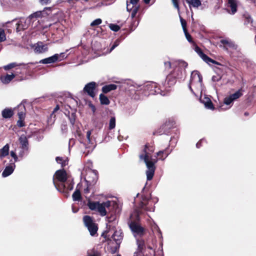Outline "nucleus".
<instances>
[{"instance_id":"nucleus-1","label":"nucleus","mask_w":256,"mask_h":256,"mask_svg":"<svg viewBox=\"0 0 256 256\" xmlns=\"http://www.w3.org/2000/svg\"><path fill=\"white\" fill-rule=\"evenodd\" d=\"M53 184L58 190L66 198L69 196V192L73 189L74 184L72 180L68 179L66 172L64 168L56 172Z\"/></svg>"},{"instance_id":"nucleus-2","label":"nucleus","mask_w":256,"mask_h":256,"mask_svg":"<svg viewBox=\"0 0 256 256\" xmlns=\"http://www.w3.org/2000/svg\"><path fill=\"white\" fill-rule=\"evenodd\" d=\"M154 150V146L146 143L142 150L144 154L139 155L140 159L141 160H144L146 164L147 168L146 174L148 180H150L152 179L156 170L155 164L157 162V160L156 158H152L151 156Z\"/></svg>"},{"instance_id":"nucleus-3","label":"nucleus","mask_w":256,"mask_h":256,"mask_svg":"<svg viewBox=\"0 0 256 256\" xmlns=\"http://www.w3.org/2000/svg\"><path fill=\"white\" fill-rule=\"evenodd\" d=\"M140 209H134L130 214L128 222V226L134 236H137L142 237L145 234V228L141 226L140 222Z\"/></svg>"},{"instance_id":"nucleus-4","label":"nucleus","mask_w":256,"mask_h":256,"mask_svg":"<svg viewBox=\"0 0 256 256\" xmlns=\"http://www.w3.org/2000/svg\"><path fill=\"white\" fill-rule=\"evenodd\" d=\"M86 201L84 204L88 208H120L122 207V204L118 198H114L112 200H108L106 202L92 201L90 198L86 196Z\"/></svg>"},{"instance_id":"nucleus-5","label":"nucleus","mask_w":256,"mask_h":256,"mask_svg":"<svg viewBox=\"0 0 256 256\" xmlns=\"http://www.w3.org/2000/svg\"><path fill=\"white\" fill-rule=\"evenodd\" d=\"M183 72L182 69L179 67H176L174 70L167 76L165 80L164 86L166 90H169L170 88L174 86L176 82L177 78H182Z\"/></svg>"},{"instance_id":"nucleus-6","label":"nucleus","mask_w":256,"mask_h":256,"mask_svg":"<svg viewBox=\"0 0 256 256\" xmlns=\"http://www.w3.org/2000/svg\"><path fill=\"white\" fill-rule=\"evenodd\" d=\"M176 122L172 120H168L156 130L153 132L154 135L160 136L162 134L168 135L170 133V130L174 127Z\"/></svg>"},{"instance_id":"nucleus-7","label":"nucleus","mask_w":256,"mask_h":256,"mask_svg":"<svg viewBox=\"0 0 256 256\" xmlns=\"http://www.w3.org/2000/svg\"><path fill=\"white\" fill-rule=\"evenodd\" d=\"M83 222L85 226L88 228L92 236H95L98 230V224L94 222L92 217L89 216H84L83 217Z\"/></svg>"},{"instance_id":"nucleus-8","label":"nucleus","mask_w":256,"mask_h":256,"mask_svg":"<svg viewBox=\"0 0 256 256\" xmlns=\"http://www.w3.org/2000/svg\"><path fill=\"white\" fill-rule=\"evenodd\" d=\"M92 174L94 176L92 178V180L90 179V177L88 176L87 178H85L86 181V188L83 190V192L84 194L87 195L90 192V190L92 188L93 186L96 184L98 179V176L96 172H92Z\"/></svg>"},{"instance_id":"nucleus-9","label":"nucleus","mask_w":256,"mask_h":256,"mask_svg":"<svg viewBox=\"0 0 256 256\" xmlns=\"http://www.w3.org/2000/svg\"><path fill=\"white\" fill-rule=\"evenodd\" d=\"M195 51L197 52V54L200 56L204 61L206 62L208 64H210V63H212L213 64H217L221 66L222 64L218 62H216L209 56H208L207 55L204 54L202 50L198 47V46H195Z\"/></svg>"},{"instance_id":"nucleus-10","label":"nucleus","mask_w":256,"mask_h":256,"mask_svg":"<svg viewBox=\"0 0 256 256\" xmlns=\"http://www.w3.org/2000/svg\"><path fill=\"white\" fill-rule=\"evenodd\" d=\"M96 84L94 82H90L87 84L84 88V92L87 94L92 98H94L96 96L94 90L96 88Z\"/></svg>"},{"instance_id":"nucleus-11","label":"nucleus","mask_w":256,"mask_h":256,"mask_svg":"<svg viewBox=\"0 0 256 256\" xmlns=\"http://www.w3.org/2000/svg\"><path fill=\"white\" fill-rule=\"evenodd\" d=\"M145 90L148 92L149 94L152 95L160 94L161 91L157 84L154 82L147 84L145 86Z\"/></svg>"},{"instance_id":"nucleus-12","label":"nucleus","mask_w":256,"mask_h":256,"mask_svg":"<svg viewBox=\"0 0 256 256\" xmlns=\"http://www.w3.org/2000/svg\"><path fill=\"white\" fill-rule=\"evenodd\" d=\"M16 31L19 32L26 29L28 26V23L27 22V20L24 18H21L16 23Z\"/></svg>"},{"instance_id":"nucleus-13","label":"nucleus","mask_w":256,"mask_h":256,"mask_svg":"<svg viewBox=\"0 0 256 256\" xmlns=\"http://www.w3.org/2000/svg\"><path fill=\"white\" fill-rule=\"evenodd\" d=\"M82 186V184L79 183L76 188V189L73 194H72V198L74 201H81L82 200V194L80 192V188Z\"/></svg>"},{"instance_id":"nucleus-14","label":"nucleus","mask_w":256,"mask_h":256,"mask_svg":"<svg viewBox=\"0 0 256 256\" xmlns=\"http://www.w3.org/2000/svg\"><path fill=\"white\" fill-rule=\"evenodd\" d=\"M19 142L21 148L24 150H28V141L24 134H22L19 138Z\"/></svg>"},{"instance_id":"nucleus-15","label":"nucleus","mask_w":256,"mask_h":256,"mask_svg":"<svg viewBox=\"0 0 256 256\" xmlns=\"http://www.w3.org/2000/svg\"><path fill=\"white\" fill-rule=\"evenodd\" d=\"M58 61V54H56L52 56L40 60L39 62L42 64H49L54 63Z\"/></svg>"},{"instance_id":"nucleus-16","label":"nucleus","mask_w":256,"mask_h":256,"mask_svg":"<svg viewBox=\"0 0 256 256\" xmlns=\"http://www.w3.org/2000/svg\"><path fill=\"white\" fill-rule=\"evenodd\" d=\"M140 9V6H132L130 7V4H128L126 6V10L128 12H131V18L132 19H134L136 18V16Z\"/></svg>"},{"instance_id":"nucleus-17","label":"nucleus","mask_w":256,"mask_h":256,"mask_svg":"<svg viewBox=\"0 0 256 256\" xmlns=\"http://www.w3.org/2000/svg\"><path fill=\"white\" fill-rule=\"evenodd\" d=\"M15 166H16L14 162H11L10 166H6L2 172V176L6 177L11 174L13 172Z\"/></svg>"},{"instance_id":"nucleus-18","label":"nucleus","mask_w":256,"mask_h":256,"mask_svg":"<svg viewBox=\"0 0 256 256\" xmlns=\"http://www.w3.org/2000/svg\"><path fill=\"white\" fill-rule=\"evenodd\" d=\"M14 114V110L12 108H6L2 112V115L4 118H10Z\"/></svg>"},{"instance_id":"nucleus-19","label":"nucleus","mask_w":256,"mask_h":256,"mask_svg":"<svg viewBox=\"0 0 256 256\" xmlns=\"http://www.w3.org/2000/svg\"><path fill=\"white\" fill-rule=\"evenodd\" d=\"M228 6L230 8V14H234L237 12L238 4L236 0H228Z\"/></svg>"},{"instance_id":"nucleus-20","label":"nucleus","mask_w":256,"mask_h":256,"mask_svg":"<svg viewBox=\"0 0 256 256\" xmlns=\"http://www.w3.org/2000/svg\"><path fill=\"white\" fill-rule=\"evenodd\" d=\"M16 76V74L12 73L11 74H6L4 76H1L0 80L4 84H8L10 83Z\"/></svg>"},{"instance_id":"nucleus-21","label":"nucleus","mask_w":256,"mask_h":256,"mask_svg":"<svg viewBox=\"0 0 256 256\" xmlns=\"http://www.w3.org/2000/svg\"><path fill=\"white\" fill-rule=\"evenodd\" d=\"M26 102V100H23L22 102L18 106V107L15 108V110H18V115L22 114L24 116H26V108L24 104Z\"/></svg>"},{"instance_id":"nucleus-22","label":"nucleus","mask_w":256,"mask_h":256,"mask_svg":"<svg viewBox=\"0 0 256 256\" xmlns=\"http://www.w3.org/2000/svg\"><path fill=\"white\" fill-rule=\"evenodd\" d=\"M117 88V86L114 84H110L104 86L102 88V92L104 94H107L108 92L115 90Z\"/></svg>"},{"instance_id":"nucleus-23","label":"nucleus","mask_w":256,"mask_h":256,"mask_svg":"<svg viewBox=\"0 0 256 256\" xmlns=\"http://www.w3.org/2000/svg\"><path fill=\"white\" fill-rule=\"evenodd\" d=\"M220 43L224 45V48L228 50V48H234L235 44L232 42L226 39H222L220 40Z\"/></svg>"},{"instance_id":"nucleus-24","label":"nucleus","mask_w":256,"mask_h":256,"mask_svg":"<svg viewBox=\"0 0 256 256\" xmlns=\"http://www.w3.org/2000/svg\"><path fill=\"white\" fill-rule=\"evenodd\" d=\"M202 102L207 108L212 110H214V107L212 100L208 98L205 97Z\"/></svg>"},{"instance_id":"nucleus-25","label":"nucleus","mask_w":256,"mask_h":256,"mask_svg":"<svg viewBox=\"0 0 256 256\" xmlns=\"http://www.w3.org/2000/svg\"><path fill=\"white\" fill-rule=\"evenodd\" d=\"M18 120L17 121L16 125L19 128H22L25 126L24 119L26 116H24L22 114L18 115Z\"/></svg>"},{"instance_id":"nucleus-26","label":"nucleus","mask_w":256,"mask_h":256,"mask_svg":"<svg viewBox=\"0 0 256 256\" xmlns=\"http://www.w3.org/2000/svg\"><path fill=\"white\" fill-rule=\"evenodd\" d=\"M186 1L188 4L190 6H192L194 8H198L202 4V2L200 0H186Z\"/></svg>"},{"instance_id":"nucleus-27","label":"nucleus","mask_w":256,"mask_h":256,"mask_svg":"<svg viewBox=\"0 0 256 256\" xmlns=\"http://www.w3.org/2000/svg\"><path fill=\"white\" fill-rule=\"evenodd\" d=\"M35 50L39 53H42L48 51V48L46 44H42L41 43L40 44H38L37 46L36 47Z\"/></svg>"},{"instance_id":"nucleus-28","label":"nucleus","mask_w":256,"mask_h":256,"mask_svg":"<svg viewBox=\"0 0 256 256\" xmlns=\"http://www.w3.org/2000/svg\"><path fill=\"white\" fill-rule=\"evenodd\" d=\"M44 10L42 12V11H38L36 12H35L32 14L28 16V19H29L28 20V23L30 22V20L34 18H40V17L44 16Z\"/></svg>"},{"instance_id":"nucleus-29","label":"nucleus","mask_w":256,"mask_h":256,"mask_svg":"<svg viewBox=\"0 0 256 256\" xmlns=\"http://www.w3.org/2000/svg\"><path fill=\"white\" fill-rule=\"evenodd\" d=\"M92 121L96 127L100 128L103 126V122L102 120L101 117L100 118L96 116L92 118Z\"/></svg>"},{"instance_id":"nucleus-30","label":"nucleus","mask_w":256,"mask_h":256,"mask_svg":"<svg viewBox=\"0 0 256 256\" xmlns=\"http://www.w3.org/2000/svg\"><path fill=\"white\" fill-rule=\"evenodd\" d=\"M100 100L102 104L108 105L110 103L108 98L102 94L100 95Z\"/></svg>"},{"instance_id":"nucleus-31","label":"nucleus","mask_w":256,"mask_h":256,"mask_svg":"<svg viewBox=\"0 0 256 256\" xmlns=\"http://www.w3.org/2000/svg\"><path fill=\"white\" fill-rule=\"evenodd\" d=\"M9 152V145L8 144H6L1 150L0 152V156L4 157L8 154Z\"/></svg>"},{"instance_id":"nucleus-32","label":"nucleus","mask_w":256,"mask_h":256,"mask_svg":"<svg viewBox=\"0 0 256 256\" xmlns=\"http://www.w3.org/2000/svg\"><path fill=\"white\" fill-rule=\"evenodd\" d=\"M242 88L239 89L238 90H237L236 92H234L233 94H232L230 95V96L232 98L235 100L239 98L240 97H241L243 94H242Z\"/></svg>"},{"instance_id":"nucleus-33","label":"nucleus","mask_w":256,"mask_h":256,"mask_svg":"<svg viewBox=\"0 0 256 256\" xmlns=\"http://www.w3.org/2000/svg\"><path fill=\"white\" fill-rule=\"evenodd\" d=\"M56 160L58 163L61 164V166L62 168L68 164V160L67 159L64 160L62 157L57 156L56 158Z\"/></svg>"},{"instance_id":"nucleus-34","label":"nucleus","mask_w":256,"mask_h":256,"mask_svg":"<svg viewBox=\"0 0 256 256\" xmlns=\"http://www.w3.org/2000/svg\"><path fill=\"white\" fill-rule=\"evenodd\" d=\"M151 201L146 197H142V200L140 203V206L137 208H144V206H146Z\"/></svg>"},{"instance_id":"nucleus-35","label":"nucleus","mask_w":256,"mask_h":256,"mask_svg":"<svg viewBox=\"0 0 256 256\" xmlns=\"http://www.w3.org/2000/svg\"><path fill=\"white\" fill-rule=\"evenodd\" d=\"M139 24V20L137 18L132 19V20L130 24V32H132L135 30L136 26Z\"/></svg>"},{"instance_id":"nucleus-36","label":"nucleus","mask_w":256,"mask_h":256,"mask_svg":"<svg viewBox=\"0 0 256 256\" xmlns=\"http://www.w3.org/2000/svg\"><path fill=\"white\" fill-rule=\"evenodd\" d=\"M137 244L138 245L137 251H138V252H142L144 248V240H138Z\"/></svg>"},{"instance_id":"nucleus-37","label":"nucleus","mask_w":256,"mask_h":256,"mask_svg":"<svg viewBox=\"0 0 256 256\" xmlns=\"http://www.w3.org/2000/svg\"><path fill=\"white\" fill-rule=\"evenodd\" d=\"M172 150H170L168 148H166L164 150H160L156 153L157 156H160V154H164V158H166L168 155L171 152Z\"/></svg>"},{"instance_id":"nucleus-38","label":"nucleus","mask_w":256,"mask_h":256,"mask_svg":"<svg viewBox=\"0 0 256 256\" xmlns=\"http://www.w3.org/2000/svg\"><path fill=\"white\" fill-rule=\"evenodd\" d=\"M109 28L115 32H118L120 28V26L118 25L114 24H110Z\"/></svg>"},{"instance_id":"nucleus-39","label":"nucleus","mask_w":256,"mask_h":256,"mask_svg":"<svg viewBox=\"0 0 256 256\" xmlns=\"http://www.w3.org/2000/svg\"><path fill=\"white\" fill-rule=\"evenodd\" d=\"M116 126V118L114 117H112L109 122V129L112 130Z\"/></svg>"},{"instance_id":"nucleus-40","label":"nucleus","mask_w":256,"mask_h":256,"mask_svg":"<svg viewBox=\"0 0 256 256\" xmlns=\"http://www.w3.org/2000/svg\"><path fill=\"white\" fill-rule=\"evenodd\" d=\"M18 66H19V65L18 64L16 63L12 62V63H10L8 65H6V66H4V70H8L11 68H14Z\"/></svg>"},{"instance_id":"nucleus-41","label":"nucleus","mask_w":256,"mask_h":256,"mask_svg":"<svg viewBox=\"0 0 256 256\" xmlns=\"http://www.w3.org/2000/svg\"><path fill=\"white\" fill-rule=\"evenodd\" d=\"M244 24H248L252 22V20L250 16L248 14H244Z\"/></svg>"},{"instance_id":"nucleus-42","label":"nucleus","mask_w":256,"mask_h":256,"mask_svg":"<svg viewBox=\"0 0 256 256\" xmlns=\"http://www.w3.org/2000/svg\"><path fill=\"white\" fill-rule=\"evenodd\" d=\"M234 101V100L232 98L230 95L224 98V102L226 105H230Z\"/></svg>"},{"instance_id":"nucleus-43","label":"nucleus","mask_w":256,"mask_h":256,"mask_svg":"<svg viewBox=\"0 0 256 256\" xmlns=\"http://www.w3.org/2000/svg\"><path fill=\"white\" fill-rule=\"evenodd\" d=\"M6 40V36L4 30L2 28H0V42H4Z\"/></svg>"},{"instance_id":"nucleus-44","label":"nucleus","mask_w":256,"mask_h":256,"mask_svg":"<svg viewBox=\"0 0 256 256\" xmlns=\"http://www.w3.org/2000/svg\"><path fill=\"white\" fill-rule=\"evenodd\" d=\"M185 34L186 38L188 42H190L191 44H194V42L193 40V39L190 36V34L188 32V30H186V31H184Z\"/></svg>"},{"instance_id":"nucleus-45","label":"nucleus","mask_w":256,"mask_h":256,"mask_svg":"<svg viewBox=\"0 0 256 256\" xmlns=\"http://www.w3.org/2000/svg\"><path fill=\"white\" fill-rule=\"evenodd\" d=\"M222 78V76L219 74H216L214 75L212 78V80L213 82H219Z\"/></svg>"},{"instance_id":"nucleus-46","label":"nucleus","mask_w":256,"mask_h":256,"mask_svg":"<svg viewBox=\"0 0 256 256\" xmlns=\"http://www.w3.org/2000/svg\"><path fill=\"white\" fill-rule=\"evenodd\" d=\"M102 22V20L100 18H97L94 20L91 24L90 26H94L100 24Z\"/></svg>"},{"instance_id":"nucleus-47","label":"nucleus","mask_w":256,"mask_h":256,"mask_svg":"<svg viewBox=\"0 0 256 256\" xmlns=\"http://www.w3.org/2000/svg\"><path fill=\"white\" fill-rule=\"evenodd\" d=\"M180 20L184 31H186L187 30L186 21L181 17L180 18Z\"/></svg>"},{"instance_id":"nucleus-48","label":"nucleus","mask_w":256,"mask_h":256,"mask_svg":"<svg viewBox=\"0 0 256 256\" xmlns=\"http://www.w3.org/2000/svg\"><path fill=\"white\" fill-rule=\"evenodd\" d=\"M140 0H126V5L128 4H132V6H138V4Z\"/></svg>"},{"instance_id":"nucleus-49","label":"nucleus","mask_w":256,"mask_h":256,"mask_svg":"<svg viewBox=\"0 0 256 256\" xmlns=\"http://www.w3.org/2000/svg\"><path fill=\"white\" fill-rule=\"evenodd\" d=\"M92 210H97L100 214L102 216H104L106 214L107 212L106 209H91Z\"/></svg>"},{"instance_id":"nucleus-50","label":"nucleus","mask_w":256,"mask_h":256,"mask_svg":"<svg viewBox=\"0 0 256 256\" xmlns=\"http://www.w3.org/2000/svg\"><path fill=\"white\" fill-rule=\"evenodd\" d=\"M69 119H70V124H72V125H74L75 123V122H76V115L72 113V116H69Z\"/></svg>"},{"instance_id":"nucleus-51","label":"nucleus","mask_w":256,"mask_h":256,"mask_svg":"<svg viewBox=\"0 0 256 256\" xmlns=\"http://www.w3.org/2000/svg\"><path fill=\"white\" fill-rule=\"evenodd\" d=\"M179 64H180V66H178V67L180 68L182 70V68H183L184 69H185V68H186L188 66V64L184 61L180 62Z\"/></svg>"},{"instance_id":"nucleus-52","label":"nucleus","mask_w":256,"mask_h":256,"mask_svg":"<svg viewBox=\"0 0 256 256\" xmlns=\"http://www.w3.org/2000/svg\"><path fill=\"white\" fill-rule=\"evenodd\" d=\"M196 76L198 78V81L200 82H202V76H200V74L197 73V72H196L195 74H192V79L194 78Z\"/></svg>"},{"instance_id":"nucleus-53","label":"nucleus","mask_w":256,"mask_h":256,"mask_svg":"<svg viewBox=\"0 0 256 256\" xmlns=\"http://www.w3.org/2000/svg\"><path fill=\"white\" fill-rule=\"evenodd\" d=\"M10 156H12V157L14 158V162H14V164L15 162L18 161V157L17 155L16 154V152L14 151L10 152Z\"/></svg>"},{"instance_id":"nucleus-54","label":"nucleus","mask_w":256,"mask_h":256,"mask_svg":"<svg viewBox=\"0 0 256 256\" xmlns=\"http://www.w3.org/2000/svg\"><path fill=\"white\" fill-rule=\"evenodd\" d=\"M120 44V40H116L114 43L113 45L110 48V50L112 51L115 48H116Z\"/></svg>"},{"instance_id":"nucleus-55","label":"nucleus","mask_w":256,"mask_h":256,"mask_svg":"<svg viewBox=\"0 0 256 256\" xmlns=\"http://www.w3.org/2000/svg\"><path fill=\"white\" fill-rule=\"evenodd\" d=\"M58 61H61L64 58L65 54L64 52H62L60 54H58Z\"/></svg>"},{"instance_id":"nucleus-56","label":"nucleus","mask_w":256,"mask_h":256,"mask_svg":"<svg viewBox=\"0 0 256 256\" xmlns=\"http://www.w3.org/2000/svg\"><path fill=\"white\" fill-rule=\"evenodd\" d=\"M174 6L178 10L180 9L178 0H172Z\"/></svg>"},{"instance_id":"nucleus-57","label":"nucleus","mask_w":256,"mask_h":256,"mask_svg":"<svg viewBox=\"0 0 256 256\" xmlns=\"http://www.w3.org/2000/svg\"><path fill=\"white\" fill-rule=\"evenodd\" d=\"M91 134H92L91 130H88L87 132H86V138H87V140H88V143H90L91 142V140H90Z\"/></svg>"},{"instance_id":"nucleus-58","label":"nucleus","mask_w":256,"mask_h":256,"mask_svg":"<svg viewBox=\"0 0 256 256\" xmlns=\"http://www.w3.org/2000/svg\"><path fill=\"white\" fill-rule=\"evenodd\" d=\"M60 109V106L58 104H57L56 107L54 108L52 114H51V116H52L54 113H56L57 111H58Z\"/></svg>"},{"instance_id":"nucleus-59","label":"nucleus","mask_w":256,"mask_h":256,"mask_svg":"<svg viewBox=\"0 0 256 256\" xmlns=\"http://www.w3.org/2000/svg\"><path fill=\"white\" fill-rule=\"evenodd\" d=\"M171 62L170 61L164 62V66L166 68L170 69L171 68Z\"/></svg>"},{"instance_id":"nucleus-60","label":"nucleus","mask_w":256,"mask_h":256,"mask_svg":"<svg viewBox=\"0 0 256 256\" xmlns=\"http://www.w3.org/2000/svg\"><path fill=\"white\" fill-rule=\"evenodd\" d=\"M204 141V140L202 139L200 140L196 144V146L197 148H200L202 146V143Z\"/></svg>"},{"instance_id":"nucleus-61","label":"nucleus","mask_w":256,"mask_h":256,"mask_svg":"<svg viewBox=\"0 0 256 256\" xmlns=\"http://www.w3.org/2000/svg\"><path fill=\"white\" fill-rule=\"evenodd\" d=\"M51 0H40V2L42 4H47L50 2Z\"/></svg>"},{"instance_id":"nucleus-62","label":"nucleus","mask_w":256,"mask_h":256,"mask_svg":"<svg viewBox=\"0 0 256 256\" xmlns=\"http://www.w3.org/2000/svg\"><path fill=\"white\" fill-rule=\"evenodd\" d=\"M116 232H114V234L112 235V238H114V240L116 241L117 244H118V243L120 242L121 238H120V239H116Z\"/></svg>"},{"instance_id":"nucleus-63","label":"nucleus","mask_w":256,"mask_h":256,"mask_svg":"<svg viewBox=\"0 0 256 256\" xmlns=\"http://www.w3.org/2000/svg\"><path fill=\"white\" fill-rule=\"evenodd\" d=\"M22 73V69L20 68H16V70L14 71V74H16V76L18 74H21Z\"/></svg>"},{"instance_id":"nucleus-64","label":"nucleus","mask_w":256,"mask_h":256,"mask_svg":"<svg viewBox=\"0 0 256 256\" xmlns=\"http://www.w3.org/2000/svg\"><path fill=\"white\" fill-rule=\"evenodd\" d=\"M90 106H91L92 110V112L94 114L96 110V107L92 104Z\"/></svg>"}]
</instances>
